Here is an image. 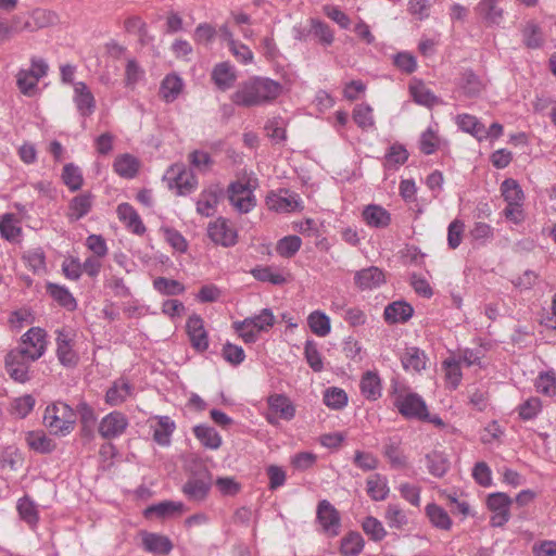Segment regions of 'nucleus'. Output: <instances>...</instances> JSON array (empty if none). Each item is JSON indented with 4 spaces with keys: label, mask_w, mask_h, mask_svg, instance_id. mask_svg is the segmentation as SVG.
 Returning <instances> with one entry per match:
<instances>
[{
    "label": "nucleus",
    "mask_w": 556,
    "mask_h": 556,
    "mask_svg": "<svg viewBox=\"0 0 556 556\" xmlns=\"http://www.w3.org/2000/svg\"><path fill=\"white\" fill-rule=\"evenodd\" d=\"M386 281L384 274L376 266L357 270L354 275L355 286L361 291L379 288Z\"/></svg>",
    "instance_id": "21"
},
{
    "label": "nucleus",
    "mask_w": 556,
    "mask_h": 556,
    "mask_svg": "<svg viewBox=\"0 0 556 556\" xmlns=\"http://www.w3.org/2000/svg\"><path fill=\"white\" fill-rule=\"evenodd\" d=\"M401 362L405 370L420 372L426 368L427 356L422 350L412 346L405 350Z\"/></svg>",
    "instance_id": "37"
},
{
    "label": "nucleus",
    "mask_w": 556,
    "mask_h": 556,
    "mask_svg": "<svg viewBox=\"0 0 556 556\" xmlns=\"http://www.w3.org/2000/svg\"><path fill=\"white\" fill-rule=\"evenodd\" d=\"M193 432L197 439L207 448L217 450L222 445L220 435L212 427L195 426Z\"/></svg>",
    "instance_id": "49"
},
{
    "label": "nucleus",
    "mask_w": 556,
    "mask_h": 556,
    "mask_svg": "<svg viewBox=\"0 0 556 556\" xmlns=\"http://www.w3.org/2000/svg\"><path fill=\"white\" fill-rule=\"evenodd\" d=\"M425 513L432 527L443 531L451 530L453 522L443 507L431 503L426 506Z\"/></svg>",
    "instance_id": "39"
},
{
    "label": "nucleus",
    "mask_w": 556,
    "mask_h": 556,
    "mask_svg": "<svg viewBox=\"0 0 556 556\" xmlns=\"http://www.w3.org/2000/svg\"><path fill=\"white\" fill-rule=\"evenodd\" d=\"M382 454L393 468H404L407 465V456L402 448V440L392 437L384 440Z\"/></svg>",
    "instance_id": "23"
},
{
    "label": "nucleus",
    "mask_w": 556,
    "mask_h": 556,
    "mask_svg": "<svg viewBox=\"0 0 556 556\" xmlns=\"http://www.w3.org/2000/svg\"><path fill=\"white\" fill-rule=\"evenodd\" d=\"M304 355L307 364L315 372H320L324 369L323 356L314 340H307L305 342Z\"/></svg>",
    "instance_id": "54"
},
{
    "label": "nucleus",
    "mask_w": 556,
    "mask_h": 556,
    "mask_svg": "<svg viewBox=\"0 0 556 556\" xmlns=\"http://www.w3.org/2000/svg\"><path fill=\"white\" fill-rule=\"evenodd\" d=\"M48 73V64L43 59L31 58L29 68H21L16 74L18 90L26 97H34L38 92V83Z\"/></svg>",
    "instance_id": "6"
},
{
    "label": "nucleus",
    "mask_w": 556,
    "mask_h": 556,
    "mask_svg": "<svg viewBox=\"0 0 556 556\" xmlns=\"http://www.w3.org/2000/svg\"><path fill=\"white\" fill-rule=\"evenodd\" d=\"M155 425H152L153 440L161 446H169L172 435L176 429L175 421L168 416H155Z\"/></svg>",
    "instance_id": "24"
},
{
    "label": "nucleus",
    "mask_w": 556,
    "mask_h": 556,
    "mask_svg": "<svg viewBox=\"0 0 556 556\" xmlns=\"http://www.w3.org/2000/svg\"><path fill=\"white\" fill-rule=\"evenodd\" d=\"M154 289L164 295H178L184 293L185 287L175 279L159 277L153 281Z\"/></svg>",
    "instance_id": "57"
},
{
    "label": "nucleus",
    "mask_w": 556,
    "mask_h": 556,
    "mask_svg": "<svg viewBox=\"0 0 556 556\" xmlns=\"http://www.w3.org/2000/svg\"><path fill=\"white\" fill-rule=\"evenodd\" d=\"M513 501L505 493H492L488 496L486 505L492 511L491 525L503 527L510 518V505Z\"/></svg>",
    "instance_id": "16"
},
{
    "label": "nucleus",
    "mask_w": 556,
    "mask_h": 556,
    "mask_svg": "<svg viewBox=\"0 0 556 556\" xmlns=\"http://www.w3.org/2000/svg\"><path fill=\"white\" fill-rule=\"evenodd\" d=\"M134 395V386L125 378L115 380L105 393V403L119 406Z\"/></svg>",
    "instance_id": "22"
},
{
    "label": "nucleus",
    "mask_w": 556,
    "mask_h": 556,
    "mask_svg": "<svg viewBox=\"0 0 556 556\" xmlns=\"http://www.w3.org/2000/svg\"><path fill=\"white\" fill-rule=\"evenodd\" d=\"M354 123L365 131L376 128L374 109L368 103H359L354 106L352 112Z\"/></svg>",
    "instance_id": "42"
},
{
    "label": "nucleus",
    "mask_w": 556,
    "mask_h": 556,
    "mask_svg": "<svg viewBox=\"0 0 556 556\" xmlns=\"http://www.w3.org/2000/svg\"><path fill=\"white\" fill-rule=\"evenodd\" d=\"M460 88L467 96L475 97L482 91L483 85L476 74L470 71H466L463 73L460 79Z\"/></svg>",
    "instance_id": "60"
},
{
    "label": "nucleus",
    "mask_w": 556,
    "mask_h": 556,
    "mask_svg": "<svg viewBox=\"0 0 556 556\" xmlns=\"http://www.w3.org/2000/svg\"><path fill=\"white\" fill-rule=\"evenodd\" d=\"M56 357L64 367H75L78 364L79 356L74 350V333L66 329L56 330Z\"/></svg>",
    "instance_id": "12"
},
{
    "label": "nucleus",
    "mask_w": 556,
    "mask_h": 556,
    "mask_svg": "<svg viewBox=\"0 0 556 556\" xmlns=\"http://www.w3.org/2000/svg\"><path fill=\"white\" fill-rule=\"evenodd\" d=\"M307 325L317 337L325 338L331 332L329 316L319 309L313 311L307 316Z\"/></svg>",
    "instance_id": "43"
},
{
    "label": "nucleus",
    "mask_w": 556,
    "mask_h": 556,
    "mask_svg": "<svg viewBox=\"0 0 556 556\" xmlns=\"http://www.w3.org/2000/svg\"><path fill=\"white\" fill-rule=\"evenodd\" d=\"M384 519L391 529L401 530L408 523L404 509L397 504H389L386 508Z\"/></svg>",
    "instance_id": "50"
},
{
    "label": "nucleus",
    "mask_w": 556,
    "mask_h": 556,
    "mask_svg": "<svg viewBox=\"0 0 556 556\" xmlns=\"http://www.w3.org/2000/svg\"><path fill=\"white\" fill-rule=\"evenodd\" d=\"M47 332L40 327H31L21 339L18 351L23 352L30 361L36 362L47 351Z\"/></svg>",
    "instance_id": "8"
},
{
    "label": "nucleus",
    "mask_w": 556,
    "mask_h": 556,
    "mask_svg": "<svg viewBox=\"0 0 556 556\" xmlns=\"http://www.w3.org/2000/svg\"><path fill=\"white\" fill-rule=\"evenodd\" d=\"M498 0H481L477 4V12L488 26L500 25L504 20V10L497 5Z\"/></svg>",
    "instance_id": "30"
},
{
    "label": "nucleus",
    "mask_w": 556,
    "mask_h": 556,
    "mask_svg": "<svg viewBox=\"0 0 556 556\" xmlns=\"http://www.w3.org/2000/svg\"><path fill=\"white\" fill-rule=\"evenodd\" d=\"M182 89V79L176 74H169L166 75L161 83L160 96L165 102L170 103L179 97Z\"/></svg>",
    "instance_id": "34"
},
{
    "label": "nucleus",
    "mask_w": 556,
    "mask_h": 556,
    "mask_svg": "<svg viewBox=\"0 0 556 556\" xmlns=\"http://www.w3.org/2000/svg\"><path fill=\"white\" fill-rule=\"evenodd\" d=\"M92 203V195L90 193H81L73 198L68 204V219L76 222L86 216L90 212Z\"/></svg>",
    "instance_id": "35"
},
{
    "label": "nucleus",
    "mask_w": 556,
    "mask_h": 556,
    "mask_svg": "<svg viewBox=\"0 0 556 556\" xmlns=\"http://www.w3.org/2000/svg\"><path fill=\"white\" fill-rule=\"evenodd\" d=\"M25 263L27 266L34 271V273H41L46 268V257L45 253L41 249H31L25 252L23 256Z\"/></svg>",
    "instance_id": "63"
},
{
    "label": "nucleus",
    "mask_w": 556,
    "mask_h": 556,
    "mask_svg": "<svg viewBox=\"0 0 556 556\" xmlns=\"http://www.w3.org/2000/svg\"><path fill=\"white\" fill-rule=\"evenodd\" d=\"M316 520L321 528V532L327 536L334 538L339 534L341 517L337 508L329 501L323 500L318 503Z\"/></svg>",
    "instance_id": "10"
},
{
    "label": "nucleus",
    "mask_w": 556,
    "mask_h": 556,
    "mask_svg": "<svg viewBox=\"0 0 556 556\" xmlns=\"http://www.w3.org/2000/svg\"><path fill=\"white\" fill-rule=\"evenodd\" d=\"M282 90L279 81L264 76H252L239 84L231 94V101L243 108L263 106L274 102Z\"/></svg>",
    "instance_id": "1"
},
{
    "label": "nucleus",
    "mask_w": 556,
    "mask_h": 556,
    "mask_svg": "<svg viewBox=\"0 0 556 556\" xmlns=\"http://www.w3.org/2000/svg\"><path fill=\"white\" fill-rule=\"evenodd\" d=\"M302 240L298 236H286L278 240L276 245L277 253L282 257H292L300 250Z\"/></svg>",
    "instance_id": "56"
},
{
    "label": "nucleus",
    "mask_w": 556,
    "mask_h": 556,
    "mask_svg": "<svg viewBox=\"0 0 556 556\" xmlns=\"http://www.w3.org/2000/svg\"><path fill=\"white\" fill-rule=\"evenodd\" d=\"M212 486V478L207 470H201L187 480L182 486L184 494L192 501H203Z\"/></svg>",
    "instance_id": "17"
},
{
    "label": "nucleus",
    "mask_w": 556,
    "mask_h": 556,
    "mask_svg": "<svg viewBox=\"0 0 556 556\" xmlns=\"http://www.w3.org/2000/svg\"><path fill=\"white\" fill-rule=\"evenodd\" d=\"M542 410V402L539 397L532 396L518 406V414L522 420L534 419Z\"/></svg>",
    "instance_id": "61"
},
{
    "label": "nucleus",
    "mask_w": 556,
    "mask_h": 556,
    "mask_svg": "<svg viewBox=\"0 0 556 556\" xmlns=\"http://www.w3.org/2000/svg\"><path fill=\"white\" fill-rule=\"evenodd\" d=\"M365 546V541L361 533L350 532L341 540L340 552L343 556H358Z\"/></svg>",
    "instance_id": "47"
},
{
    "label": "nucleus",
    "mask_w": 556,
    "mask_h": 556,
    "mask_svg": "<svg viewBox=\"0 0 556 556\" xmlns=\"http://www.w3.org/2000/svg\"><path fill=\"white\" fill-rule=\"evenodd\" d=\"M439 146L438 126H429L420 136L419 147L421 152L429 155L435 152Z\"/></svg>",
    "instance_id": "59"
},
{
    "label": "nucleus",
    "mask_w": 556,
    "mask_h": 556,
    "mask_svg": "<svg viewBox=\"0 0 556 556\" xmlns=\"http://www.w3.org/2000/svg\"><path fill=\"white\" fill-rule=\"evenodd\" d=\"M414 309L406 302H393L384 308V318L390 324L405 323L413 316Z\"/></svg>",
    "instance_id": "40"
},
{
    "label": "nucleus",
    "mask_w": 556,
    "mask_h": 556,
    "mask_svg": "<svg viewBox=\"0 0 556 556\" xmlns=\"http://www.w3.org/2000/svg\"><path fill=\"white\" fill-rule=\"evenodd\" d=\"M128 426L127 416L119 410H113L100 420L98 432L105 440H114L123 435Z\"/></svg>",
    "instance_id": "11"
},
{
    "label": "nucleus",
    "mask_w": 556,
    "mask_h": 556,
    "mask_svg": "<svg viewBox=\"0 0 556 556\" xmlns=\"http://www.w3.org/2000/svg\"><path fill=\"white\" fill-rule=\"evenodd\" d=\"M53 21L54 15L51 12L45 10H36L31 14V21H25L22 27V31H35L36 29L48 27L53 23Z\"/></svg>",
    "instance_id": "51"
},
{
    "label": "nucleus",
    "mask_w": 556,
    "mask_h": 556,
    "mask_svg": "<svg viewBox=\"0 0 556 556\" xmlns=\"http://www.w3.org/2000/svg\"><path fill=\"white\" fill-rule=\"evenodd\" d=\"M366 492L375 502L384 501L390 493L387 477L380 473L369 476L366 480Z\"/></svg>",
    "instance_id": "31"
},
{
    "label": "nucleus",
    "mask_w": 556,
    "mask_h": 556,
    "mask_svg": "<svg viewBox=\"0 0 556 556\" xmlns=\"http://www.w3.org/2000/svg\"><path fill=\"white\" fill-rule=\"evenodd\" d=\"M365 223L375 228L387 227L391 222L390 213L380 205L369 204L363 211Z\"/></svg>",
    "instance_id": "33"
},
{
    "label": "nucleus",
    "mask_w": 556,
    "mask_h": 556,
    "mask_svg": "<svg viewBox=\"0 0 556 556\" xmlns=\"http://www.w3.org/2000/svg\"><path fill=\"white\" fill-rule=\"evenodd\" d=\"M36 400L30 394L14 399L12 402V412L18 418H25L35 407Z\"/></svg>",
    "instance_id": "62"
},
{
    "label": "nucleus",
    "mask_w": 556,
    "mask_h": 556,
    "mask_svg": "<svg viewBox=\"0 0 556 556\" xmlns=\"http://www.w3.org/2000/svg\"><path fill=\"white\" fill-rule=\"evenodd\" d=\"M394 406L408 419L428 420L429 414L422 397L414 392L397 394Z\"/></svg>",
    "instance_id": "7"
},
{
    "label": "nucleus",
    "mask_w": 556,
    "mask_h": 556,
    "mask_svg": "<svg viewBox=\"0 0 556 556\" xmlns=\"http://www.w3.org/2000/svg\"><path fill=\"white\" fill-rule=\"evenodd\" d=\"M47 292L60 306L67 311H75L77 308V301L71 291L61 285L48 282Z\"/></svg>",
    "instance_id": "36"
},
{
    "label": "nucleus",
    "mask_w": 556,
    "mask_h": 556,
    "mask_svg": "<svg viewBox=\"0 0 556 556\" xmlns=\"http://www.w3.org/2000/svg\"><path fill=\"white\" fill-rule=\"evenodd\" d=\"M362 394L369 401H376L381 396V381L377 374L367 371L361 379Z\"/></svg>",
    "instance_id": "45"
},
{
    "label": "nucleus",
    "mask_w": 556,
    "mask_h": 556,
    "mask_svg": "<svg viewBox=\"0 0 556 556\" xmlns=\"http://www.w3.org/2000/svg\"><path fill=\"white\" fill-rule=\"evenodd\" d=\"M256 179H239L228 186L227 194L230 204L241 214L251 212L256 205L254 189Z\"/></svg>",
    "instance_id": "4"
},
{
    "label": "nucleus",
    "mask_w": 556,
    "mask_h": 556,
    "mask_svg": "<svg viewBox=\"0 0 556 556\" xmlns=\"http://www.w3.org/2000/svg\"><path fill=\"white\" fill-rule=\"evenodd\" d=\"M34 363L26 355L17 349L11 350L4 361L5 370L8 375L20 383L29 380V367Z\"/></svg>",
    "instance_id": "13"
},
{
    "label": "nucleus",
    "mask_w": 556,
    "mask_h": 556,
    "mask_svg": "<svg viewBox=\"0 0 556 556\" xmlns=\"http://www.w3.org/2000/svg\"><path fill=\"white\" fill-rule=\"evenodd\" d=\"M407 159V150L401 144H393L386 154L384 166L389 169H397Z\"/></svg>",
    "instance_id": "52"
},
{
    "label": "nucleus",
    "mask_w": 556,
    "mask_h": 556,
    "mask_svg": "<svg viewBox=\"0 0 556 556\" xmlns=\"http://www.w3.org/2000/svg\"><path fill=\"white\" fill-rule=\"evenodd\" d=\"M186 330L191 346L198 352H205L208 349L210 340L201 316L191 315L186 324Z\"/></svg>",
    "instance_id": "18"
},
{
    "label": "nucleus",
    "mask_w": 556,
    "mask_h": 556,
    "mask_svg": "<svg viewBox=\"0 0 556 556\" xmlns=\"http://www.w3.org/2000/svg\"><path fill=\"white\" fill-rule=\"evenodd\" d=\"M268 412L266 420L270 425H277L278 421H290L295 416V406L285 394H271L267 397Z\"/></svg>",
    "instance_id": "9"
},
{
    "label": "nucleus",
    "mask_w": 556,
    "mask_h": 556,
    "mask_svg": "<svg viewBox=\"0 0 556 556\" xmlns=\"http://www.w3.org/2000/svg\"><path fill=\"white\" fill-rule=\"evenodd\" d=\"M27 446L39 454H48L55 450V442L42 430H34L25 433Z\"/></svg>",
    "instance_id": "29"
},
{
    "label": "nucleus",
    "mask_w": 556,
    "mask_h": 556,
    "mask_svg": "<svg viewBox=\"0 0 556 556\" xmlns=\"http://www.w3.org/2000/svg\"><path fill=\"white\" fill-rule=\"evenodd\" d=\"M75 424L76 414L68 404L58 401L46 407L43 425L52 434L65 437L74 430Z\"/></svg>",
    "instance_id": "2"
},
{
    "label": "nucleus",
    "mask_w": 556,
    "mask_h": 556,
    "mask_svg": "<svg viewBox=\"0 0 556 556\" xmlns=\"http://www.w3.org/2000/svg\"><path fill=\"white\" fill-rule=\"evenodd\" d=\"M501 192L507 205H522L525 200L523 191L517 180L505 179L501 185Z\"/></svg>",
    "instance_id": "46"
},
{
    "label": "nucleus",
    "mask_w": 556,
    "mask_h": 556,
    "mask_svg": "<svg viewBox=\"0 0 556 556\" xmlns=\"http://www.w3.org/2000/svg\"><path fill=\"white\" fill-rule=\"evenodd\" d=\"M364 532L375 542L382 541L387 535L382 522L372 516L366 517L362 522Z\"/></svg>",
    "instance_id": "55"
},
{
    "label": "nucleus",
    "mask_w": 556,
    "mask_h": 556,
    "mask_svg": "<svg viewBox=\"0 0 556 556\" xmlns=\"http://www.w3.org/2000/svg\"><path fill=\"white\" fill-rule=\"evenodd\" d=\"M142 545L147 552L155 555H168L173 549V543L167 536L153 532L142 533Z\"/></svg>",
    "instance_id": "27"
},
{
    "label": "nucleus",
    "mask_w": 556,
    "mask_h": 556,
    "mask_svg": "<svg viewBox=\"0 0 556 556\" xmlns=\"http://www.w3.org/2000/svg\"><path fill=\"white\" fill-rule=\"evenodd\" d=\"M62 180L71 191H77L84 182L81 170L72 163L66 164L63 167Z\"/></svg>",
    "instance_id": "53"
},
{
    "label": "nucleus",
    "mask_w": 556,
    "mask_h": 556,
    "mask_svg": "<svg viewBox=\"0 0 556 556\" xmlns=\"http://www.w3.org/2000/svg\"><path fill=\"white\" fill-rule=\"evenodd\" d=\"M324 403L332 409H341L348 404V395L340 388H328L324 393Z\"/></svg>",
    "instance_id": "58"
},
{
    "label": "nucleus",
    "mask_w": 556,
    "mask_h": 556,
    "mask_svg": "<svg viewBox=\"0 0 556 556\" xmlns=\"http://www.w3.org/2000/svg\"><path fill=\"white\" fill-rule=\"evenodd\" d=\"M207 235L213 242L226 248L233 247L238 241V232L235 226L223 217L208 224Z\"/></svg>",
    "instance_id": "14"
},
{
    "label": "nucleus",
    "mask_w": 556,
    "mask_h": 556,
    "mask_svg": "<svg viewBox=\"0 0 556 556\" xmlns=\"http://www.w3.org/2000/svg\"><path fill=\"white\" fill-rule=\"evenodd\" d=\"M460 359L457 358L455 354L446 357L442 363V369L444 371V378L446 384L451 389H456L463 379L462 368H460Z\"/></svg>",
    "instance_id": "38"
},
{
    "label": "nucleus",
    "mask_w": 556,
    "mask_h": 556,
    "mask_svg": "<svg viewBox=\"0 0 556 556\" xmlns=\"http://www.w3.org/2000/svg\"><path fill=\"white\" fill-rule=\"evenodd\" d=\"M184 511L185 505L182 502L163 501L147 507L144 516L149 518L150 516L155 515L159 518H168L175 515H180Z\"/></svg>",
    "instance_id": "32"
},
{
    "label": "nucleus",
    "mask_w": 556,
    "mask_h": 556,
    "mask_svg": "<svg viewBox=\"0 0 556 556\" xmlns=\"http://www.w3.org/2000/svg\"><path fill=\"white\" fill-rule=\"evenodd\" d=\"M535 388L539 393L547 396L556 394V377L553 372H542L535 380Z\"/></svg>",
    "instance_id": "64"
},
{
    "label": "nucleus",
    "mask_w": 556,
    "mask_h": 556,
    "mask_svg": "<svg viewBox=\"0 0 556 556\" xmlns=\"http://www.w3.org/2000/svg\"><path fill=\"white\" fill-rule=\"evenodd\" d=\"M223 197V188L219 185H210L204 188L197 200V213L204 217L213 216Z\"/></svg>",
    "instance_id": "19"
},
{
    "label": "nucleus",
    "mask_w": 556,
    "mask_h": 556,
    "mask_svg": "<svg viewBox=\"0 0 556 556\" xmlns=\"http://www.w3.org/2000/svg\"><path fill=\"white\" fill-rule=\"evenodd\" d=\"M73 101L78 113L88 117L96 111V99L89 87L84 81H76L74 84Z\"/></svg>",
    "instance_id": "20"
},
{
    "label": "nucleus",
    "mask_w": 556,
    "mask_h": 556,
    "mask_svg": "<svg viewBox=\"0 0 556 556\" xmlns=\"http://www.w3.org/2000/svg\"><path fill=\"white\" fill-rule=\"evenodd\" d=\"M276 318L271 309L263 308L257 315L247 317L232 324V328L244 343H255L260 333L267 332L275 325Z\"/></svg>",
    "instance_id": "3"
},
{
    "label": "nucleus",
    "mask_w": 556,
    "mask_h": 556,
    "mask_svg": "<svg viewBox=\"0 0 556 556\" xmlns=\"http://www.w3.org/2000/svg\"><path fill=\"white\" fill-rule=\"evenodd\" d=\"M428 471L438 478H442L450 469L447 455L440 451H432L426 455Z\"/></svg>",
    "instance_id": "44"
},
{
    "label": "nucleus",
    "mask_w": 556,
    "mask_h": 556,
    "mask_svg": "<svg viewBox=\"0 0 556 556\" xmlns=\"http://www.w3.org/2000/svg\"><path fill=\"white\" fill-rule=\"evenodd\" d=\"M119 220L134 233L143 235L146 226L143 225L137 211L129 203H121L116 210Z\"/></svg>",
    "instance_id": "26"
},
{
    "label": "nucleus",
    "mask_w": 556,
    "mask_h": 556,
    "mask_svg": "<svg viewBox=\"0 0 556 556\" xmlns=\"http://www.w3.org/2000/svg\"><path fill=\"white\" fill-rule=\"evenodd\" d=\"M251 275L258 281L281 286L287 282L285 273L274 266H256L251 269Z\"/></svg>",
    "instance_id": "41"
},
{
    "label": "nucleus",
    "mask_w": 556,
    "mask_h": 556,
    "mask_svg": "<svg viewBox=\"0 0 556 556\" xmlns=\"http://www.w3.org/2000/svg\"><path fill=\"white\" fill-rule=\"evenodd\" d=\"M141 163L138 157L132 154L124 153L115 157L113 163L114 172L122 178L132 179L139 173Z\"/></svg>",
    "instance_id": "25"
},
{
    "label": "nucleus",
    "mask_w": 556,
    "mask_h": 556,
    "mask_svg": "<svg viewBox=\"0 0 556 556\" xmlns=\"http://www.w3.org/2000/svg\"><path fill=\"white\" fill-rule=\"evenodd\" d=\"M167 188L176 195H187L198 187V179L194 174L184 164H173L163 176Z\"/></svg>",
    "instance_id": "5"
},
{
    "label": "nucleus",
    "mask_w": 556,
    "mask_h": 556,
    "mask_svg": "<svg viewBox=\"0 0 556 556\" xmlns=\"http://www.w3.org/2000/svg\"><path fill=\"white\" fill-rule=\"evenodd\" d=\"M266 203L269 210L278 213H291L303 210L301 197L290 190H280L278 193H270Z\"/></svg>",
    "instance_id": "15"
},
{
    "label": "nucleus",
    "mask_w": 556,
    "mask_h": 556,
    "mask_svg": "<svg viewBox=\"0 0 556 556\" xmlns=\"http://www.w3.org/2000/svg\"><path fill=\"white\" fill-rule=\"evenodd\" d=\"M212 79L219 90L226 91L235 85L237 73L235 67L229 63H218L212 71Z\"/></svg>",
    "instance_id": "28"
},
{
    "label": "nucleus",
    "mask_w": 556,
    "mask_h": 556,
    "mask_svg": "<svg viewBox=\"0 0 556 556\" xmlns=\"http://www.w3.org/2000/svg\"><path fill=\"white\" fill-rule=\"evenodd\" d=\"M409 91L414 101L418 104L432 108L439 103V99L420 81L410 84Z\"/></svg>",
    "instance_id": "48"
}]
</instances>
